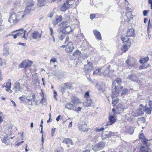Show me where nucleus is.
I'll use <instances>...</instances> for the list:
<instances>
[{
    "label": "nucleus",
    "mask_w": 152,
    "mask_h": 152,
    "mask_svg": "<svg viewBox=\"0 0 152 152\" xmlns=\"http://www.w3.org/2000/svg\"><path fill=\"white\" fill-rule=\"evenodd\" d=\"M122 81L120 78H117L113 82L112 96L113 98L116 97L118 96L119 92L122 90L123 87L120 84Z\"/></svg>",
    "instance_id": "1"
},
{
    "label": "nucleus",
    "mask_w": 152,
    "mask_h": 152,
    "mask_svg": "<svg viewBox=\"0 0 152 152\" xmlns=\"http://www.w3.org/2000/svg\"><path fill=\"white\" fill-rule=\"evenodd\" d=\"M35 4V2L33 0H28L26 3V5L25 7V10L23 12L24 15H22V18H27L30 13L31 11H33L35 9L34 7Z\"/></svg>",
    "instance_id": "2"
},
{
    "label": "nucleus",
    "mask_w": 152,
    "mask_h": 152,
    "mask_svg": "<svg viewBox=\"0 0 152 152\" xmlns=\"http://www.w3.org/2000/svg\"><path fill=\"white\" fill-rule=\"evenodd\" d=\"M24 15L23 11L18 12L17 14L13 13L10 17L9 21L11 23L14 24L18 23L20 19L25 18H22V16Z\"/></svg>",
    "instance_id": "3"
},
{
    "label": "nucleus",
    "mask_w": 152,
    "mask_h": 152,
    "mask_svg": "<svg viewBox=\"0 0 152 152\" xmlns=\"http://www.w3.org/2000/svg\"><path fill=\"white\" fill-rule=\"evenodd\" d=\"M78 99L77 97H72L71 102L67 103L65 105L66 108L69 110H72L75 111V108L76 106L75 104L78 102Z\"/></svg>",
    "instance_id": "4"
},
{
    "label": "nucleus",
    "mask_w": 152,
    "mask_h": 152,
    "mask_svg": "<svg viewBox=\"0 0 152 152\" xmlns=\"http://www.w3.org/2000/svg\"><path fill=\"white\" fill-rule=\"evenodd\" d=\"M87 64L86 65H84V71L86 74L89 73L93 69L92 62L87 60Z\"/></svg>",
    "instance_id": "5"
},
{
    "label": "nucleus",
    "mask_w": 152,
    "mask_h": 152,
    "mask_svg": "<svg viewBox=\"0 0 152 152\" xmlns=\"http://www.w3.org/2000/svg\"><path fill=\"white\" fill-rule=\"evenodd\" d=\"M127 78L132 81H133L137 83H138L140 81L137 76L134 73H131L129 74Z\"/></svg>",
    "instance_id": "6"
},
{
    "label": "nucleus",
    "mask_w": 152,
    "mask_h": 152,
    "mask_svg": "<svg viewBox=\"0 0 152 152\" xmlns=\"http://www.w3.org/2000/svg\"><path fill=\"white\" fill-rule=\"evenodd\" d=\"M32 64V62L28 60H24L20 64L19 66L20 68H26L31 66Z\"/></svg>",
    "instance_id": "7"
},
{
    "label": "nucleus",
    "mask_w": 152,
    "mask_h": 152,
    "mask_svg": "<svg viewBox=\"0 0 152 152\" xmlns=\"http://www.w3.org/2000/svg\"><path fill=\"white\" fill-rule=\"evenodd\" d=\"M41 33H39L38 31H35L31 34V36L35 39H39L41 37Z\"/></svg>",
    "instance_id": "8"
},
{
    "label": "nucleus",
    "mask_w": 152,
    "mask_h": 152,
    "mask_svg": "<svg viewBox=\"0 0 152 152\" xmlns=\"http://www.w3.org/2000/svg\"><path fill=\"white\" fill-rule=\"evenodd\" d=\"M109 121L107 122V126L110 125L115 123L116 118L113 115H110L108 117Z\"/></svg>",
    "instance_id": "9"
},
{
    "label": "nucleus",
    "mask_w": 152,
    "mask_h": 152,
    "mask_svg": "<svg viewBox=\"0 0 152 152\" xmlns=\"http://www.w3.org/2000/svg\"><path fill=\"white\" fill-rule=\"evenodd\" d=\"M113 134L112 132L105 131L103 132V134H101V137L102 140H104L106 138L110 137Z\"/></svg>",
    "instance_id": "10"
},
{
    "label": "nucleus",
    "mask_w": 152,
    "mask_h": 152,
    "mask_svg": "<svg viewBox=\"0 0 152 152\" xmlns=\"http://www.w3.org/2000/svg\"><path fill=\"white\" fill-rule=\"evenodd\" d=\"M74 47L72 42H69L66 46V51L67 53L71 52L73 49Z\"/></svg>",
    "instance_id": "11"
},
{
    "label": "nucleus",
    "mask_w": 152,
    "mask_h": 152,
    "mask_svg": "<svg viewBox=\"0 0 152 152\" xmlns=\"http://www.w3.org/2000/svg\"><path fill=\"white\" fill-rule=\"evenodd\" d=\"M134 129L133 127L129 126L128 127H125L124 132L126 134H132L134 132Z\"/></svg>",
    "instance_id": "12"
},
{
    "label": "nucleus",
    "mask_w": 152,
    "mask_h": 152,
    "mask_svg": "<svg viewBox=\"0 0 152 152\" xmlns=\"http://www.w3.org/2000/svg\"><path fill=\"white\" fill-rule=\"evenodd\" d=\"M21 89L20 84L18 82H17L14 84L13 90L15 91V92L20 91Z\"/></svg>",
    "instance_id": "13"
},
{
    "label": "nucleus",
    "mask_w": 152,
    "mask_h": 152,
    "mask_svg": "<svg viewBox=\"0 0 152 152\" xmlns=\"http://www.w3.org/2000/svg\"><path fill=\"white\" fill-rule=\"evenodd\" d=\"M26 99L28 101H33L34 102V103L36 102V100L35 99V95L34 94L28 95L26 97Z\"/></svg>",
    "instance_id": "14"
},
{
    "label": "nucleus",
    "mask_w": 152,
    "mask_h": 152,
    "mask_svg": "<svg viewBox=\"0 0 152 152\" xmlns=\"http://www.w3.org/2000/svg\"><path fill=\"white\" fill-rule=\"evenodd\" d=\"M79 129L82 131L86 132L88 130L87 125L86 122H84V124L80 125L79 126Z\"/></svg>",
    "instance_id": "15"
},
{
    "label": "nucleus",
    "mask_w": 152,
    "mask_h": 152,
    "mask_svg": "<svg viewBox=\"0 0 152 152\" xmlns=\"http://www.w3.org/2000/svg\"><path fill=\"white\" fill-rule=\"evenodd\" d=\"M74 84L72 83H63L62 84L63 86H65L66 88L71 89L73 88Z\"/></svg>",
    "instance_id": "16"
},
{
    "label": "nucleus",
    "mask_w": 152,
    "mask_h": 152,
    "mask_svg": "<svg viewBox=\"0 0 152 152\" xmlns=\"http://www.w3.org/2000/svg\"><path fill=\"white\" fill-rule=\"evenodd\" d=\"M103 76H108L111 75V73L109 67L107 68L105 70L102 72Z\"/></svg>",
    "instance_id": "17"
},
{
    "label": "nucleus",
    "mask_w": 152,
    "mask_h": 152,
    "mask_svg": "<svg viewBox=\"0 0 152 152\" xmlns=\"http://www.w3.org/2000/svg\"><path fill=\"white\" fill-rule=\"evenodd\" d=\"M13 137H8V136L4 137L2 139V141L4 143L7 145L9 144L10 142V139H13Z\"/></svg>",
    "instance_id": "18"
},
{
    "label": "nucleus",
    "mask_w": 152,
    "mask_h": 152,
    "mask_svg": "<svg viewBox=\"0 0 152 152\" xmlns=\"http://www.w3.org/2000/svg\"><path fill=\"white\" fill-rule=\"evenodd\" d=\"M140 151L142 152H149L151 151V149L147 146H142L140 148Z\"/></svg>",
    "instance_id": "19"
},
{
    "label": "nucleus",
    "mask_w": 152,
    "mask_h": 152,
    "mask_svg": "<svg viewBox=\"0 0 152 152\" xmlns=\"http://www.w3.org/2000/svg\"><path fill=\"white\" fill-rule=\"evenodd\" d=\"M134 30L133 28L128 30L126 33V36L127 37H130L134 35Z\"/></svg>",
    "instance_id": "20"
},
{
    "label": "nucleus",
    "mask_w": 152,
    "mask_h": 152,
    "mask_svg": "<svg viewBox=\"0 0 152 152\" xmlns=\"http://www.w3.org/2000/svg\"><path fill=\"white\" fill-rule=\"evenodd\" d=\"M152 109V107H151L150 106H148L147 104H146L145 107L144 108V111L146 114H150L151 113Z\"/></svg>",
    "instance_id": "21"
},
{
    "label": "nucleus",
    "mask_w": 152,
    "mask_h": 152,
    "mask_svg": "<svg viewBox=\"0 0 152 152\" xmlns=\"http://www.w3.org/2000/svg\"><path fill=\"white\" fill-rule=\"evenodd\" d=\"M139 139L142 140V141L143 142V144L145 145L146 144L147 141H148V140L145 138V136L142 133L140 134L139 136Z\"/></svg>",
    "instance_id": "22"
},
{
    "label": "nucleus",
    "mask_w": 152,
    "mask_h": 152,
    "mask_svg": "<svg viewBox=\"0 0 152 152\" xmlns=\"http://www.w3.org/2000/svg\"><path fill=\"white\" fill-rule=\"evenodd\" d=\"M81 54V53L78 50H76V51L72 55L73 57L72 58V60L75 59L77 57H79Z\"/></svg>",
    "instance_id": "23"
},
{
    "label": "nucleus",
    "mask_w": 152,
    "mask_h": 152,
    "mask_svg": "<svg viewBox=\"0 0 152 152\" xmlns=\"http://www.w3.org/2000/svg\"><path fill=\"white\" fill-rule=\"evenodd\" d=\"M96 37L99 40L101 39V37L100 32L96 29L94 30L93 31Z\"/></svg>",
    "instance_id": "24"
},
{
    "label": "nucleus",
    "mask_w": 152,
    "mask_h": 152,
    "mask_svg": "<svg viewBox=\"0 0 152 152\" xmlns=\"http://www.w3.org/2000/svg\"><path fill=\"white\" fill-rule=\"evenodd\" d=\"M92 102V100L91 98L88 99H86V102L84 103V105L87 107H90L91 105Z\"/></svg>",
    "instance_id": "25"
},
{
    "label": "nucleus",
    "mask_w": 152,
    "mask_h": 152,
    "mask_svg": "<svg viewBox=\"0 0 152 152\" xmlns=\"http://www.w3.org/2000/svg\"><path fill=\"white\" fill-rule=\"evenodd\" d=\"M64 78V73L63 72H59L58 74V79L61 80H63Z\"/></svg>",
    "instance_id": "26"
},
{
    "label": "nucleus",
    "mask_w": 152,
    "mask_h": 152,
    "mask_svg": "<svg viewBox=\"0 0 152 152\" xmlns=\"http://www.w3.org/2000/svg\"><path fill=\"white\" fill-rule=\"evenodd\" d=\"M37 5L39 7H41L45 4L46 0H37Z\"/></svg>",
    "instance_id": "27"
},
{
    "label": "nucleus",
    "mask_w": 152,
    "mask_h": 152,
    "mask_svg": "<svg viewBox=\"0 0 152 152\" xmlns=\"http://www.w3.org/2000/svg\"><path fill=\"white\" fill-rule=\"evenodd\" d=\"M63 142L67 144L70 143L72 145H73L74 144L72 140L69 138L64 139L63 141Z\"/></svg>",
    "instance_id": "28"
},
{
    "label": "nucleus",
    "mask_w": 152,
    "mask_h": 152,
    "mask_svg": "<svg viewBox=\"0 0 152 152\" xmlns=\"http://www.w3.org/2000/svg\"><path fill=\"white\" fill-rule=\"evenodd\" d=\"M68 5H67L66 3H64L61 7L60 8V10L62 12L65 11L67 9L69 8Z\"/></svg>",
    "instance_id": "29"
},
{
    "label": "nucleus",
    "mask_w": 152,
    "mask_h": 152,
    "mask_svg": "<svg viewBox=\"0 0 152 152\" xmlns=\"http://www.w3.org/2000/svg\"><path fill=\"white\" fill-rule=\"evenodd\" d=\"M128 37L126 36V37H122L121 38V40L124 44H127V43H130L129 42V39L128 38Z\"/></svg>",
    "instance_id": "30"
},
{
    "label": "nucleus",
    "mask_w": 152,
    "mask_h": 152,
    "mask_svg": "<svg viewBox=\"0 0 152 152\" xmlns=\"http://www.w3.org/2000/svg\"><path fill=\"white\" fill-rule=\"evenodd\" d=\"M128 44H124L123 48H122V50L124 52H126L127 50L128 47H130V43H127Z\"/></svg>",
    "instance_id": "31"
},
{
    "label": "nucleus",
    "mask_w": 152,
    "mask_h": 152,
    "mask_svg": "<svg viewBox=\"0 0 152 152\" xmlns=\"http://www.w3.org/2000/svg\"><path fill=\"white\" fill-rule=\"evenodd\" d=\"M3 54L4 55H8L9 54V48L5 47V45H4Z\"/></svg>",
    "instance_id": "32"
},
{
    "label": "nucleus",
    "mask_w": 152,
    "mask_h": 152,
    "mask_svg": "<svg viewBox=\"0 0 152 152\" xmlns=\"http://www.w3.org/2000/svg\"><path fill=\"white\" fill-rule=\"evenodd\" d=\"M102 74V72L101 69H99L96 70L93 72V74L96 75H100Z\"/></svg>",
    "instance_id": "33"
},
{
    "label": "nucleus",
    "mask_w": 152,
    "mask_h": 152,
    "mask_svg": "<svg viewBox=\"0 0 152 152\" xmlns=\"http://www.w3.org/2000/svg\"><path fill=\"white\" fill-rule=\"evenodd\" d=\"M7 128V130L8 132H7H7H6L7 135H11L12 134V132L11 131L12 126L11 125L8 126Z\"/></svg>",
    "instance_id": "34"
},
{
    "label": "nucleus",
    "mask_w": 152,
    "mask_h": 152,
    "mask_svg": "<svg viewBox=\"0 0 152 152\" xmlns=\"http://www.w3.org/2000/svg\"><path fill=\"white\" fill-rule=\"evenodd\" d=\"M148 59L149 58L147 57L141 59L140 60V62L141 64H145L146 63V62L148 60Z\"/></svg>",
    "instance_id": "35"
},
{
    "label": "nucleus",
    "mask_w": 152,
    "mask_h": 152,
    "mask_svg": "<svg viewBox=\"0 0 152 152\" xmlns=\"http://www.w3.org/2000/svg\"><path fill=\"white\" fill-rule=\"evenodd\" d=\"M105 142H101L97 144L99 147L101 149H102L105 145Z\"/></svg>",
    "instance_id": "36"
},
{
    "label": "nucleus",
    "mask_w": 152,
    "mask_h": 152,
    "mask_svg": "<svg viewBox=\"0 0 152 152\" xmlns=\"http://www.w3.org/2000/svg\"><path fill=\"white\" fill-rule=\"evenodd\" d=\"M126 15L128 19L129 20L133 18V15H132V13L131 12H129L126 13Z\"/></svg>",
    "instance_id": "37"
},
{
    "label": "nucleus",
    "mask_w": 152,
    "mask_h": 152,
    "mask_svg": "<svg viewBox=\"0 0 152 152\" xmlns=\"http://www.w3.org/2000/svg\"><path fill=\"white\" fill-rule=\"evenodd\" d=\"M92 150L95 152H97L101 150L97 144L94 145L92 148Z\"/></svg>",
    "instance_id": "38"
},
{
    "label": "nucleus",
    "mask_w": 152,
    "mask_h": 152,
    "mask_svg": "<svg viewBox=\"0 0 152 152\" xmlns=\"http://www.w3.org/2000/svg\"><path fill=\"white\" fill-rule=\"evenodd\" d=\"M147 66L148 65L147 63L143 64L142 65L139 66V69H147Z\"/></svg>",
    "instance_id": "39"
},
{
    "label": "nucleus",
    "mask_w": 152,
    "mask_h": 152,
    "mask_svg": "<svg viewBox=\"0 0 152 152\" xmlns=\"http://www.w3.org/2000/svg\"><path fill=\"white\" fill-rule=\"evenodd\" d=\"M140 111V112L141 113H143V112L144 111V107L143 105L142 104H140L138 107V109Z\"/></svg>",
    "instance_id": "40"
},
{
    "label": "nucleus",
    "mask_w": 152,
    "mask_h": 152,
    "mask_svg": "<svg viewBox=\"0 0 152 152\" xmlns=\"http://www.w3.org/2000/svg\"><path fill=\"white\" fill-rule=\"evenodd\" d=\"M112 104L114 106L115 105L118 103V100L117 99H114L115 97L113 98L112 96Z\"/></svg>",
    "instance_id": "41"
},
{
    "label": "nucleus",
    "mask_w": 152,
    "mask_h": 152,
    "mask_svg": "<svg viewBox=\"0 0 152 152\" xmlns=\"http://www.w3.org/2000/svg\"><path fill=\"white\" fill-rule=\"evenodd\" d=\"M73 2L74 1L72 0H66V3L67 5H69L68 6L69 7V8L70 6L73 4Z\"/></svg>",
    "instance_id": "42"
},
{
    "label": "nucleus",
    "mask_w": 152,
    "mask_h": 152,
    "mask_svg": "<svg viewBox=\"0 0 152 152\" xmlns=\"http://www.w3.org/2000/svg\"><path fill=\"white\" fill-rule=\"evenodd\" d=\"M4 86L7 89H10L11 88V84L10 82H8L4 84Z\"/></svg>",
    "instance_id": "43"
},
{
    "label": "nucleus",
    "mask_w": 152,
    "mask_h": 152,
    "mask_svg": "<svg viewBox=\"0 0 152 152\" xmlns=\"http://www.w3.org/2000/svg\"><path fill=\"white\" fill-rule=\"evenodd\" d=\"M96 86L97 87V88L100 91L104 92V89L103 88H102V87L99 85H98L97 83H96Z\"/></svg>",
    "instance_id": "44"
},
{
    "label": "nucleus",
    "mask_w": 152,
    "mask_h": 152,
    "mask_svg": "<svg viewBox=\"0 0 152 152\" xmlns=\"http://www.w3.org/2000/svg\"><path fill=\"white\" fill-rule=\"evenodd\" d=\"M6 62L4 60H3L0 58V66L5 65Z\"/></svg>",
    "instance_id": "45"
},
{
    "label": "nucleus",
    "mask_w": 152,
    "mask_h": 152,
    "mask_svg": "<svg viewBox=\"0 0 152 152\" xmlns=\"http://www.w3.org/2000/svg\"><path fill=\"white\" fill-rule=\"evenodd\" d=\"M130 60V59H129V58H128L126 61L125 63L127 65H128V66H132L134 64L133 63H129Z\"/></svg>",
    "instance_id": "46"
},
{
    "label": "nucleus",
    "mask_w": 152,
    "mask_h": 152,
    "mask_svg": "<svg viewBox=\"0 0 152 152\" xmlns=\"http://www.w3.org/2000/svg\"><path fill=\"white\" fill-rule=\"evenodd\" d=\"M129 90L127 88H124L123 89L121 93V95L122 96L125 95L128 92Z\"/></svg>",
    "instance_id": "47"
},
{
    "label": "nucleus",
    "mask_w": 152,
    "mask_h": 152,
    "mask_svg": "<svg viewBox=\"0 0 152 152\" xmlns=\"http://www.w3.org/2000/svg\"><path fill=\"white\" fill-rule=\"evenodd\" d=\"M84 97L86 98V99H88L91 98L89 96V92L88 91L86 92L84 95Z\"/></svg>",
    "instance_id": "48"
},
{
    "label": "nucleus",
    "mask_w": 152,
    "mask_h": 152,
    "mask_svg": "<svg viewBox=\"0 0 152 152\" xmlns=\"http://www.w3.org/2000/svg\"><path fill=\"white\" fill-rule=\"evenodd\" d=\"M143 113H142L140 112V111L138 109L136 111V115L135 116H138L140 115H142Z\"/></svg>",
    "instance_id": "49"
},
{
    "label": "nucleus",
    "mask_w": 152,
    "mask_h": 152,
    "mask_svg": "<svg viewBox=\"0 0 152 152\" xmlns=\"http://www.w3.org/2000/svg\"><path fill=\"white\" fill-rule=\"evenodd\" d=\"M20 31H21V32H22L23 33V36L22 37H23V38H25V39H27V37H26L25 36V33L26 32V31H23V29H20L19 30Z\"/></svg>",
    "instance_id": "50"
},
{
    "label": "nucleus",
    "mask_w": 152,
    "mask_h": 152,
    "mask_svg": "<svg viewBox=\"0 0 152 152\" xmlns=\"http://www.w3.org/2000/svg\"><path fill=\"white\" fill-rule=\"evenodd\" d=\"M65 31L67 32H70L72 31V29L71 27L70 26H67L65 28Z\"/></svg>",
    "instance_id": "51"
},
{
    "label": "nucleus",
    "mask_w": 152,
    "mask_h": 152,
    "mask_svg": "<svg viewBox=\"0 0 152 152\" xmlns=\"http://www.w3.org/2000/svg\"><path fill=\"white\" fill-rule=\"evenodd\" d=\"M140 121L142 123H144L145 122V120L143 117L138 118V121Z\"/></svg>",
    "instance_id": "52"
},
{
    "label": "nucleus",
    "mask_w": 152,
    "mask_h": 152,
    "mask_svg": "<svg viewBox=\"0 0 152 152\" xmlns=\"http://www.w3.org/2000/svg\"><path fill=\"white\" fill-rule=\"evenodd\" d=\"M104 129L103 127H102L100 129L96 128L95 129V130L97 132H100L103 131Z\"/></svg>",
    "instance_id": "53"
},
{
    "label": "nucleus",
    "mask_w": 152,
    "mask_h": 152,
    "mask_svg": "<svg viewBox=\"0 0 152 152\" xmlns=\"http://www.w3.org/2000/svg\"><path fill=\"white\" fill-rule=\"evenodd\" d=\"M40 103H42L43 104H46V102H45V99L44 98H42L41 100Z\"/></svg>",
    "instance_id": "54"
},
{
    "label": "nucleus",
    "mask_w": 152,
    "mask_h": 152,
    "mask_svg": "<svg viewBox=\"0 0 152 152\" xmlns=\"http://www.w3.org/2000/svg\"><path fill=\"white\" fill-rule=\"evenodd\" d=\"M56 128H52L51 130V136L53 137L54 136Z\"/></svg>",
    "instance_id": "55"
},
{
    "label": "nucleus",
    "mask_w": 152,
    "mask_h": 152,
    "mask_svg": "<svg viewBox=\"0 0 152 152\" xmlns=\"http://www.w3.org/2000/svg\"><path fill=\"white\" fill-rule=\"evenodd\" d=\"M150 20H149L148 22V30L149 28L150 27H151L152 28V24H150Z\"/></svg>",
    "instance_id": "56"
},
{
    "label": "nucleus",
    "mask_w": 152,
    "mask_h": 152,
    "mask_svg": "<svg viewBox=\"0 0 152 152\" xmlns=\"http://www.w3.org/2000/svg\"><path fill=\"white\" fill-rule=\"evenodd\" d=\"M81 109V108L80 107H78L77 108L75 107V111L76 112H77L78 111H80Z\"/></svg>",
    "instance_id": "57"
},
{
    "label": "nucleus",
    "mask_w": 152,
    "mask_h": 152,
    "mask_svg": "<svg viewBox=\"0 0 152 152\" xmlns=\"http://www.w3.org/2000/svg\"><path fill=\"white\" fill-rule=\"evenodd\" d=\"M62 19V18L61 16H58V22H60L61 21Z\"/></svg>",
    "instance_id": "58"
},
{
    "label": "nucleus",
    "mask_w": 152,
    "mask_h": 152,
    "mask_svg": "<svg viewBox=\"0 0 152 152\" xmlns=\"http://www.w3.org/2000/svg\"><path fill=\"white\" fill-rule=\"evenodd\" d=\"M65 22H62L61 23V24L60 23L58 24V26H60L61 27H64V26L65 25Z\"/></svg>",
    "instance_id": "59"
},
{
    "label": "nucleus",
    "mask_w": 152,
    "mask_h": 152,
    "mask_svg": "<svg viewBox=\"0 0 152 152\" xmlns=\"http://www.w3.org/2000/svg\"><path fill=\"white\" fill-rule=\"evenodd\" d=\"M95 15L94 14H91L90 16V18L91 19L94 18H95Z\"/></svg>",
    "instance_id": "60"
},
{
    "label": "nucleus",
    "mask_w": 152,
    "mask_h": 152,
    "mask_svg": "<svg viewBox=\"0 0 152 152\" xmlns=\"http://www.w3.org/2000/svg\"><path fill=\"white\" fill-rule=\"evenodd\" d=\"M19 30H18L20 32L17 33L16 34L17 35L18 37H19V36H21L22 35V34H23V32H21V31H20Z\"/></svg>",
    "instance_id": "61"
},
{
    "label": "nucleus",
    "mask_w": 152,
    "mask_h": 152,
    "mask_svg": "<svg viewBox=\"0 0 152 152\" xmlns=\"http://www.w3.org/2000/svg\"><path fill=\"white\" fill-rule=\"evenodd\" d=\"M56 61V60L55 58H51L50 60V62L51 63L53 62V63Z\"/></svg>",
    "instance_id": "62"
},
{
    "label": "nucleus",
    "mask_w": 152,
    "mask_h": 152,
    "mask_svg": "<svg viewBox=\"0 0 152 152\" xmlns=\"http://www.w3.org/2000/svg\"><path fill=\"white\" fill-rule=\"evenodd\" d=\"M148 12V11L147 10H144L143 12V15L144 16H146Z\"/></svg>",
    "instance_id": "63"
},
{
    "label": "nucleus",
    "mask_w": 152,
    "mask_h": 152,
    "mask_svg": "<svg viewBox=\"0 0 152 152\" xmlns=\"http://www.w3.org/2000/svg\"><path fill=\"white\" fill-rule=\"evenodd\" d=\"M148 105L150 106V107H152V101H149L148 103Z\"/></svg>",
    "instance_id": "64"
}]
</instances>
